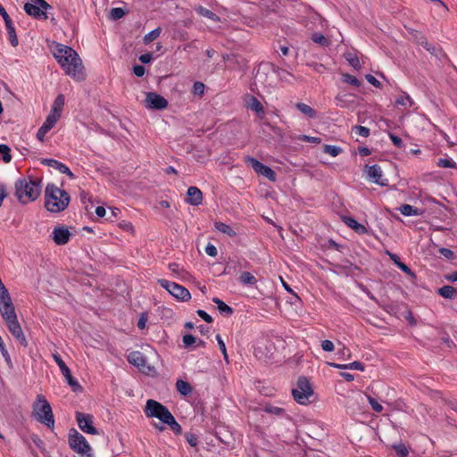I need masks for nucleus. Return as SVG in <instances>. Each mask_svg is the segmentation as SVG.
<instances>
[{
  "instance_id": "1",
  "label": "nucleus",
  "mask_w": 457,
  "mask_h": 457,
  "mask_svg": "<svg viewBox=\"0 0 457 457\" xmlns=\"http://www.w3.org/2000/svg\"><path fill=\"white\" fill-rule=\"evenodd\" d=\"M41 190L42 181L40 179L23 177L15 182V195L22 204L37 200L41 194Z\"/></svg>"
},
{
  "instance_id": "2",
  "label": "nucleus",
  "mask_w": 457,
  "mask_h": 457,
  "mask_svg": "<svg viewBox=\"0 0 457 457\" xmlns=\"http://www.w3.org/2000/svg\"><path fill=\"white\" fill-rule=\"evenodd\" d=\"M71 196L69 193L59 188L54 184H47L45 189V207L52 213H58L69 206Z\"/></svg>"
},
{
  "instance_id": "3",
  "label": "nucleus",
  "mask_w": 457,
  "mask_h": 457,
  "mask_svg": "<svg viewBox=\"0 0 457 457\" xmlns=\"http://www.w3.org/2000/svg\"><path fill=\"white\" fill-rule=\"evenodd\" d=\"M33 414L38 422L46 425L47 428H54V418L52 407L44 395H38L37 396L33 403Z\"/></svg>"
},
{
  "instance_id": "4",
  "label": "nucleus",
  "mask_w": 457,
  "mask_h": 457,
  "mask_svg": "<svg viewBox=\"0 0 457 457\" xmlns=\"http://www.w3.org/2000/svg\"><path fill=\"white\" fill-rule=\"evenodd\" d=\"M64 73L76 81H84L87 78V70L82 59H57Z\"/></svg>"
},
{
  "instance_id": "5",
  "label": "nucleus",
  "mask_w": 457,
  "mask_h": 457,
  "mask_svg": "<svg viewBox=\"0 0 457 457\" xmlns=\"http://www.w3.org/2000/svg\"><path fill=\"white\" fill-rule=\"evenodd\" d=\"M68 441L70 447L74 452L86 457H94L88 442L86 440L85 436L75 428L70 430Z\"/></svg>"
},
{
  "instance_id": "6",
  "label": "nucleus",
  "mask_w": 457,
  "mask_h": 457,
  "mask_svg": "<svg viewBox=\"0 0 457 457\" xmlns=\"http://www.w3.org/2000/svg\"><path fill=\"white\" fill-rule=\"evenodd\" d=\"M145 412L147 417L157 418L165 424L173 417L166 406L153 399L147 400Z\"/></svg>"
},
{
  "instance_id": "7",
  "label": "nucleus",
  "mask_w": 457,
  "mask_h": 457,
  "mask_svg": "<svg viewBox=\"0 0 457 457\" xmlns=\"http://www.w3.org/2000/svg\"><path fill=\"white\" fill-rule=\"evenodd\" d=\"M313 395V390L309 380L305 377H300L296 387L292 389V395L295 401L300 404H306L309 398Z\"/></svg>"
},
{
  "instance_id": "8",
  "label": "nucleus",
  "mask_w": 457,
  "mask_h": 457,
  "mask_svg": "<svg viewBox=\"0 0 457 457\" xmlns=\"http://www.w3.org/2000/svg\"><path fill=\"white\" fill-rule=\"evenodd\" d=\"M157 283L162 288L166 289L178 301L187 302L191 299L190 292L184 286L164 278L158 279Z\"/></svg>"
},
{
  "instance_id": "9",
  "label": "nucleus",
  "mask_w": 457,
  "mask_h": 457,
  "mask_svg": "<svg viewBox=\"0 0 457 457\" xmlns=\"http://www.w3.org/2000/svg\"><path fill=\"white\" fill-rule=\"evenodd\" d=\"M4 320L10 333L13 336V337L24 347L28 346V341L26 337L21 329V327L18 321L17 314L13 313L9 316L4 317Z\"/></svg>"
},
{
  "instance_id": "10",
  "label": "nucleus",
  "mask_w": 457,
  "mask_h": 457,
  "mask_svg": "<svg viewBox=\"0 0 457 457\" xmlns=\"http://www.w3.org/2000/svg\"><path fill=\"white\" fill-rule=\"evenodd\" d=\"M53 358L55 363L58 365L62 374L65 377L68 384L71 387L73 392L82 391V386L79 384V382L72 377L71 372L69 367L65 364L60 354L54 353Z\"/></svg>"
},
{
  "instance_id": "11",
  "label": "nucleus",
  "mask_w": 457,
  "mask_h": 457,
  "mask_svg": "<svg viewBox=\"0 0 457 457\" xmlns=\"http://www.w3.org/2000/svg\"><path fill=\"white\" fill-rule=\"evenodd\" d=\"M47 46L53 57H79L72 47L66 45L47 40Z\"/></svg>"
},
{
  "instance_id": "12",
  "label": "nucleus",
  "mask_w": 457,
  "mask_h": 457,
  "mask_svg": "<svg viewBox=\"0 0 457 457\" xmlns=\"http://www.w3.org/2000/svg\"><path fill=\"white\" fill-rule=\"evenodd\" d=\"M0 313L2 318L16 313L15 306L5 286L0 287Z\"/></svg>"
},
{
  "instance_id": "13",
  "label": "nucleus",
  "mask_w": 457,
  "mask_h": 457,
  "mask_svg": "<svg viewBox=\"0 0 457 457\" xmlns=\"http://www.w3.org/2000/svg\"><path fill=\"white\" fill-rule=\"evenodd\" d=\"M245 162L252 166V168L253 169V170L256 173L262 174V176H264L265 178H267L270 181H275L276 180V173L269 166L263 164L262 162H261L257 159H255L253 157H250V156H247L245 158Z\"/></svg>"
},
{
  "instance_id": "14",
  "label": "nucleus",
  "mask_w": 457,
  "mask_h": 457,
  "mask_svg": "<svg viewBox=\"0 0 457 457\" xmlns=\"http://www.w3.org/2000/svg\"><path fill=\"white\" fill-rule=\"evenodd\" d=\"M76 420L79 428L85 433L98 435V430L93 426V416L79 411L76 412Z\"/></svg>"
},
{
  "instance_id": "15",
  "label": "nucleus",
  "mask_w": 457,
  "mask_h": 457,
  "mask_svg": "<svg viewBox=\"0 0 457 457\" xmlns=\"http://www.w3.org/2000/svg\"><path fill=\"white\" fill-rule=\"evenodd\" d=\"M332 266L331 271L337 275L352 276L356 270H360V268L349 260H345L341 263H332Z\"/></svg>"
},
{
  "instance_id": "16",
  "label": "nucleus",
  "mask_w": 457,
  "mask_h": 457,
  "mask_svg": "<svg viewBox=\"0 0 457 457\" xmlns=\"http://www.w3.org/2000/svg\"><path fill=\"white\" fill-rule=\"evenodd\" d=\"M365 168L370 181L378 184L381 187L387 186L388 181L386 179H383L382 170L379 165H366Z\"/></svg>"
},
{
  "instance_id": "17",
  "label": "nucleus",
  "mask_w": 457,
  "mask_h": 457,
  "mask_svg": "<svg viewBox=\"0 0 457 457\" xmlns=\"http://www.w3.org/2000/svg\"><path fill=\"white\" fill-rule=\"evenodd\" d=\"M146 107L154 110H162L168 106V101L161 95L149 92L145 98Z\"/></svg>"
},
{
  "instance_id": "18",
  "label": "nucleus",
  "mask_w": 457,
  "mask_h": 457,
  "mask_svg": "<svg viewBox=\"0 0 457 457\" xmlns=\"http://www.w3.org/2000/svg\"><path fill=\"white\" fill-rule=\"evenodd\" d=\"M23 9L29 16L32 17L33 19L39 20V21H45L48 19V12H43V10L40 8L39 5L36 4L35 3H25Z\"/></svg>"
},
{
  "instance_id": "19",
  "label": "nucleus",
  "mask_w": 457,
  "mask_h": 457,
  "mask_svg": "<svg viewBox=\"0 0 457 457\" xmlns=\"http://www.w3.org/2000/svg\"><path fill=\"white\" fill-rule=\"evenodd\" d=\"M71 236L69 229L64 226H56L53 230V240L57 245H66Z\"/></svg>"
},
{
  "instance_id": "20",
  "label": "nucleus",
  "mask_w": 457,
  "mask_h": 457,
  "mask_svg": "<svg viewBox=\"0 0 457 457\" xmlns=\"http://www.w3.org/2000/svg\"><path fill=\"white\" fill-rule=\"evenodd\" d=\"M40 163L43 165H46L48 167L54 168L57 170H59L61 173L66 174L71 179L74 178V174L71 172L70 168L68 166H66L64 163H62L57 160L43 158V159H40Z\"/></svg>"
},
{
  "instance_id": "21",
  "label": "nucleus",
  "mask_w": 457,
  "mask_h": 457,
  "mask_svg": "<svg viewBox=\"0 0 457 457\" xmlns=\"http://www.w3.org/2000/svg\"><path fill=\"white\" fill-rule=\"evenodd\" d=\"M187 203L193 206H198L203 203V193L196 187H189L187 192Z\"/></svg>"
},
{
  "instance_id": "22",
  "label": "nucleus",
  "mask_w": 457,
  "mask_h": 457,
  "mask_svg": "<svg viewBox=\"0 0 457 457\" xmlns=\"http://www.w3.org/2000/svg\"><path fill=\"white\" fill-rule=\"evenodd\" d=\"M342 220L345 225L353 229L359 235H364L368 233L367 228L363 224L359 223L354 218L351 216H343Z\"/></svg>"
},
{
  "instance_id": "23",
  "label": "nucleus",
  "mask_w": 457,
  "mask_h": 457,
  "mask_svg": "<svg viewBox=\"0 0 457 457\" xmlns=\"http://www.w3.org/2000/svg\"><path fill=\"white\" fill-rule=\"evenodd\" d=\"M128 361L139 369L144 368L146 364L145 355L138 351L130 353L128 356Z\"/></svg>"
},
{
  "instance_id": "24",
  "label": "nucleus",
  "mask_w": 457,
  "mask_h": 457,
  "mask_svg": "<svg viewBox=\"0 0 457 457\" xmlns=\"http://www.w3.org/2000/svg\"><path fill=\"white\" fill-rule=\"evenodd\" d=\"M387 254L389 255L391 261L403 272L405 273L406 275L411 277V278H415L416 275L415 273L411 270L410 267H408L405 263H403L400 257L395 254V253H389L387 252Z\"/></svg>"
},
{
  "instance_id": "25",
  "label": "nucleus",
  "mask_w": 457,
  "mask_h": 457,
  "mask_svg": "<svg viewBox=\"0 0 457 457\" xmlns=\"http://www.w3.org/2000/svg\"><path fill=\"white\" fill-rule=\"evenodd\" d=\"M311 40L320 46V47L327 48L332 45V41L328 37L324 36L320 32H313L311 35Z\"/></svg>"
},
{
  "instance_id": "26",
  "label": "nucleus",
  "mask_w": 457,
  "mask_h": 457,
  "mask_svg": "<svg viewBox=\"0 0 457 457\" xmlns=\"http://www.w3.org/2000/svg\"><path fill=\"white\" fill-rule=\"evenodd\" d=\"M327 364L330 367L339 369V370H364V364L361 361H355L353 362L348 364H339L336 362H327Z\"/></svg>"
},
{
  "instance_id": "27",
  "label": "nucleus",
  "mask_w": 457,
  "mask_h": 457,
  "mask_svg": "<svg viewBox=\"0 0 457 457\" xmlns=\"http://www.w3.org/2000/svg\"><path fill=\"white\" fill-rule=\"evenodd\" d=\"M406 31L411 37V40L417 45L427 44V37L421 33V31L404 26Z\"/></svg>"
},
{
  "instance_id": "28",
  "label": "nucleus",
  "mask_w": 457,
  "mask_h": 457,
  "mask_svg": "<svg viewBox=\"0 0 457 457\" xmlns=\"http://www.w3.org/2000/svg\"><path fill=\"white\" fill-rule=\"evenodd\" d=\"M436 293L445 299H454L457 295V289L453 286H444L436 290Z\"/></svg>"
},
{
  "instance_id": "29",
  "label": "nucleus",
  "mask_w": 457,
  "mask_h": 457,
  "mask_svg": "<svg viewBox=\"0 0 457 457\" xmlns=\"http://www.w3.org/2000/svg\"><path fill=\"white\" fill-rule=\"evenodd\" d=\"M399 211L404 216H419L422 214L420 209L407 204L401 205Z\"/></svg>"
},
{
  "instance_id": "30",
  "label": "nucleus",
  "mask_w": 457,
  "mask_h": 457,
  "mask_svg": "<svg viewBox=\"0 0 457 457\" xmlns=\"http://www.w3.org/2000/svg\"><path fill=\"white\" fill-rule=\"evenodd\" d=\"M64 105V96L60 94L56 96L54 104L51 108L50 113H54L59 117L62 115V112Z\"/></svg>"
},
{
  "instance_id": "31",
  "label": "nucleus",
  "mask_w": 457,
  "mask_h": 457,
  "mask_svg": "<svg viewBox=\"0 0 457 457\" xmlns=\"http://www.w3.org/2000/svg\"><path fill=\"white\" fill-rule=\"evenodd\" d=\"M5 23V27H6V30H7V34H8V38H9V41L11 43V45L12 46H18V37H17V35H16V31H15V28H14V25L12 23V21L10 20Z\"/></svg>"
},
{
  "instance_id": "32",
  "label": "nucleus",
  "mask_w": 457,
  "mask_h": 457,
  "mask_svg": "<svg viewBox=\"0 0 457 457\" xmlns=\"http://www.w3.org/2000/svg\"><path fill=\"white\" fill-rule=\"evenodd\" d=\"M238 281L244 286H254L257 283L256 278L249 271H243L238 277Z\"/></svg>"
},
{
  "instance_id": "33",
  "label": "nucleus",
  "mask_w": 457,
  "mask_h": 457,
  "mask_svg": "<svg viewBox=\"0 0 457 457\" xmlns=\"http://www.w3.org/2000/svg\"><path fill=\"white\" fill-rule=\"evenodd\" d=\"M212 302L217 304V308L221 314L226 316H230L233 314L234 310L227 303H225L222 300L218 297H213Z\"/></svg>"
},
{
  "instance_id": "34",
  "label": "nucleus",
  "mask_w": 457,
  "mask_h": 457,
  "mask_svg": "<svg viewBox=\"0 0 457 457\" xmlns=\"http://www.w3.org/2000/svg\"><path fill=\"white\" fill-rule=\"evenodd\" d=\"M295 107L299 112L310 119H313L317 116V112L312 107L304 103H297Z\"/></svg>"
},
{
  "instance_id": "35",
  "label": "nucleus",
  "mask_w": 457,
  "mask_h": 457,
  "mask_svg": "<svg viewBox=\"0 0 457 457\" xmlns=\"http://www.w3.org/2000/svg\"><path fill=\"white\" fill-rule=\"evenodd\" d=\"M196 12L205 18H208L215 22L220 21V18L219 15H217L215 12H212L211 10L204 7V6H198L195 9Z\"/></svg>"
},
{
  "instance_id": "36",
  "label": "nucleus",
  "mask_w": 457,
  "mask_h": 457,
  "mask_svg": "<svg viewBox=\"0 0 457 457\" xmlns=\"http://www.w3.org/2000/svg\"><path fill=\"white\" fill-rule=\"evenodd\" d=\"M176 388L184 396L190 395L193 391L192 386L187 381L182 379L177 380Z\"/></svg>"
},
{
  "instance_id": "37",
  "label": "nucleus",
  "mask_w": 457,
  "mask_h": 457,
  "mask_svg": "<svg viewBox=\"0 0 457 457\" xmlns=\"http://www.w3.org/2000/svg\"><path fill=\"white\" fill-rule=\"evenodd\" d=\"M247 107L255 112L258 115L264 114V108L262 103L253 96H250Z\"/></svg>"
},
{
  "instance_id": "38",
  "label": "nucleus",
  "mask_w": 457,
  "mask_h": 457,
  "mask_svg": "<svg viewBox=\"0 0 457 457\" xmlns=\"http://www.w3.org/2000/svg\"><path fill=\"white\" fill-rule=\"evenodd\" d=\"M214 227L218 231L226 234L230 237H234L237 235L236 231L229 225L221 221H216L214 223Z\"/></svg>"
},
{
  "instance_id": "39",
  "label": "nucleus",
  "mask_w": 457,
  "mask_h": 457,
  "mask_svg": "<svg viewBox=\"0 0 457 457\" xmlns=\"http://www.w3.org/2000/svg\"><path fill=\"white\" fill-rule=\"evenodd\" d=\"M59 119H60L59 116H57L54 113H49L47 115L45 122L41 126V128L44 129V130L48 132L54 127V125L56 124V122L58 121Z\"/></svg>"
},
{
  "instance_id": "40",
  "label": "nucleus",
  "mask_w": 457,
  "mask_h": 457,
  "mask_svg": "<svg viewBox=\"0 0 457 457\" xmlns=\"http://www.w3.org/2000/svg\"><path fill=\"white\" fill-rule=\"evenodd\" d=\"M128 13V11L120 7L112 8L108 13V19L112 21H119Z\"/></svg>"
},
{
  "instance_id": "41",
  "label": "nucleus",
  "mask_w": 457,
  "mask_h": 457,
  "mask_svg": "<svg viewBox=\"0 0 457 457\" xmlns=\"http://www.w3.org/2000/svg\"><path fill=\"white\" fill-rule=\"evenodd\" d=\"M341 80L342 82L352 85L354 87H360L361 86V80H359L355 76L351 75L349 73H342Z\"/></svg>"
},
{
  "instance_id": "42",
  "label": "nucleus",
  "mask_w": 457,
  "mask_h": 457,
  "mask_svg": "<svg viewBox=\"0 0 457 457\" xmlns=\"http://www.w3.org/2000/svg\"><path fill=\"white\" fill-rule=\"evenodd\" d=\"M323 152L333 157H336L343 152V149L337 145H324Z\"/></svg>"
},
{
  "instance_id": "43",
  "label": "nucleus",
  "mask_w": 457,
  "mask_h": 457,
  "mask_svg": "<svg viewBox=\"0 0 457 457\" xmlns=\"http://www.w3.org/2000/svg\"><path fill=\"white\" fill-rule=\"evenodd\" d=\"M0 154L5 163H9L12 161L11 148L7 145L0 144Z\"/></svg>"
},
{
  "instance_id": "44",
  "label": "nucleus",
  "mask_w": 457,
  "mask_h": 457,
  "mask_svg": "<svg viewBox=\"0 0 457 457\" xmlns=\"http://www.w3.org/2000/svg\"><path fill=\"white\" fill-rule=\"evenodd\" d=\"M161 32H162V29L160 27L153 29L152 31H150L149 33L145 35L144 43L145 44L151 43L152 41H154L160 36Z\"/></svg>"
},
{
  "instance_id": "45",
  "label": "nucleus",
  "mask_w": 457,
  "mask_h": 457,
  "mask_svg": "<svg viewBox=\"0 0 457 457\" xmlns=\"http://www.w3.org/2000/svg\"><path fill=\"white\" fill-rule=\"evenodd\" d=\"M393 449L395 451L398 457H407L409 454V451L404 444L399 443L393 445Z\"/></svg>"
},
{
  "instance_id": "46",
  "label": "nucleus",
  "mask_w": 457,
  "mask_h": 457,
  "mask_svg": "<svg viewBox=\"0 0 457 457\" xmlns=\"http://www.w3.org/2000/svg\"><path fill=\"white\" fill-rule=\"evenodd\" d=\"M412 104H413V102H412L411 98L406 93H403L402 96H400L395 100V104H397V105H403V106L409 105V106H411Z\"/></svg>"
},
{
  "instance_id": "47",
  "label": "nucleus",
  "mask_w": 457,
  "mask_h": 457,
  "mask_svg": "<svg viewBox=\"0 0 457 457\" xmlns=\"http://www.w3.org/2000/svg\"><path fill=\"white\" fill-rule=\"evenodd\" d=\"M437 166L441 168H457L456 162L451 158H440L437 161Z\"/></svg>"
},
{
  "instance_id": "48",
  "label": "nucleus",
  "mask_w": 457,
  "mask_h": 457,
  "mask_svg": "<svg viewBox=\"0 0 457 457\" xmlns=\"http://www.w3.org/2000/svg\"><path fill=\"white\" fill-rule=\"evenodd\" d=\"M0 352H1L2 355H3V357L4 358V361H6L7 365L10 368H12V362L10 354H9L8 351L6 350V348H5V345H4L1 337H0Z\"/></svg>"
},
{
  "instance_id": "49",
  "label": "nucleus",
  "mask_w": 457,
  "mask_h": 457,
  "mask_svg": "<svg viewBox=\"0 0 457 457\" xmlns=\"http://www.w3.org/2000/svg\"><path fill=\"white\" fill-rule=\"evenodd\" d=\"M170 428L176 434L179 435L182 432L181 426L177 422L174 416L170 419V420L166 423Z\"/></svg>"
},
{
  "instance_id": "50",
  "label": "nucleus",
  "mask_w": 457,
  "mask_h": 457,
  "mask_svg": "<svg viewBox=\"0 0 457 457\" xmlns=\"http://www.w3.org/2000/svg\"><path fill=\"white\" fill-rule=\"evenodd\" d=\"M204 84L200 81H196L193 85L192 93L196 96H203L204 92Z\"/></svg>"
},
{
  "instance_id": "51",
  "label": "nucleus",
  "mask_w": 457,
  "mask_h": 457,
  "mask_svg": "<svg viewBox=\"0 0 457 457\" xmlns=\"http://www.w3.org/2000/svg\"><path fill=\"white\" fill-rule=\"evenodd\" d=\"M353 131L361 137H368L370 136V129L363 126H354Z\"/></svg>"
},
{
  "instance_id": "52",
  "label": "nucleus",
  "mask_w": 457,
  "mask_h": 457,
  "mask_svg": "<svg viewBox=\"0 0 457 457\" xmlns=\"http://www.w3.org/2000/svg\"><path fill=\"white\" fill-rule=\"evenodd\" d=\"M438 252L441 255H443L447 260H453L456 257L455 253L449 248L440 247L438 249Z\"/></svg>"
},
{
  "instance_id": "53",
  "label": "nucleus",
  "mask_w": 457,
  "mask_h": 457,
  "mask_svg": "<svg viewBox=\"0 0 457 457\" xmlns=\"http://www.w3.org/2000/svg\"><path fill=\"white\" fill-rule=\"evenodd\" d=\"M368 401L374 411L381 412L383 411V406L375 398L368 396Z\"/></svg>"
},
{
  "instance_id": "54",
  "label": "nucleus",
  "mask_w": 457,
  "mask_h": 457,
  "mask_svg": "<svg viewBox=\"0 0 457 457\" xmlns=\"http://www.w3.org/2000/svg\"><path fill=\"white\" fill-rule=\"evenodd\" d=\"M185 438L187 442L193 447L196 446L198 444V437L196 435L191 432H187L185 434Z\"/></svg>"
},
{
  "instance_id": "55",
  "label": "nucleus",
  "mask_w": 457,
  "mask_h": 457,
  "mask_svg": "<svg viewBox=\"0 0 457 457\" xmlns=\"http://www.w3.org/2000/svg\"><path fill=\"white\" fill-rule=\"evenodd\" d=\"M428 52L432 56L438 57L439 54H442L443 50L439 45L431 44V46L428 48Z\"/></svg>"
},
{
  "instance_id": "56",
  "label": "nucleus",
  "mask_w": 457,
  "mask_h": 457,
  "mask_svg": "<svg viewBox=\"0 0 457 457\" xmlns=\"http://www.w3.org/2000/svg\"><path fill=\"white\" fill-rule=\"evenodd\" d=\"M428 52L432 56L438 57L439 54H442L443 50L439 45L431 44V46L428 48Z\"/></svg>"
},
{
  "instance_id": "57",
  "label": "nucleus",
  "mask_w": 457,
  "mask_h": 457,
  "mask_svg": "<svg viewBox=\"0 0 457 457\" xmlns=\"http://www.w3.org/2000/svg\"><path fill=\"white\" fill-rule=\"evenodd\" d=\"M195 342H196V338L191 334H187L183 337V344L186 348H188Z\"/></svg>"
},
{
  "instance_id": "58",
  "label": "nucleus",
  "mask_w": 457,
  "mask_h": 457,
  "mask_svg": "<svg viewBox=\"0 0 457 457\" xmlns=\"http://www.w3.org/2000/svg\"><path fill=\"white\" fill-rule=\"evenodd\" d=\"M321 348L325 352H333L335 349V345L332 341L326 339L321 341Z\"/></svg>"
},
{
  "instance_id": "59",
  "label": "nucleus",
  "mask_w": 457,
  "mask_h": 457,
  "mask_svg": "<svg viewBox=\"0 0 457 457\" xmlns=\"http://www.w3.org/2000/svg\"><path fill=\"white\" fill-rule=\"evenodd\" d=\"M389 137L392 140L394 145H395L398 148L403 147V141L402 140L401 137L392 133L389 134Z\"/></svg>"
},
{
  "instance_id": "60",
  "label": "nucleus",
  "mask_w": 457,
  "mask_h": 457,
  "mask_svg": "<svg viewBox=\"0 0 457 457\" xmlns=\"http://www.w3.org/2000/svg\"><path fill=\"white\" fill-rule=\"evenodd\" d=\"M365 79H367V81L371 84L372 86H374L375 87L377 88H380L381 87V83L380 81H378L373 75L371 74H367L365 76Z\"/></svg>"
},
{
  "instance_id": "61",
  "label": "nucleus",
  "mask_w": 457,
  "mask_h": 457,
  "mask_svg": "<svg viewBox=\"0 0 457 457\" xmlns=\"http://www.w3.org/2000/svg\"><path fill=\"white\" fill-rule=\"evenodd\" d=\"M300 139L303 142H307V143H315V144H320L321 142V139L320 137H310V136H307V135H302L300 137Z\"/></svg>"
},
{
  "instance_id": "62",
  "label": "nucleus",
  "mask_w": 457,
  "mask_h": 457,
  "mask_svg": "<svg viewBox=\"0 0 457 457\" xmlns=\"http://www.w3.org/2000/svg\"><path fill=\"white\" fill-rule=\"evenodd\" d=\"M197 315L202 318L204 321L207 323H212L213 321V319L211 315H209L204 310H197L196 311Z\"/></svg>"
},
{
  "instance_id": "63",
  "label": "nucleus",
  "mask_w": 457,
  "mask_h": 457,
  "mask_svg": "<svg viewBox=\"0 0 457 457\" xmlns=\"http://www.w3.org/2000/svg\"><path fill=\"white\" fill-rule=\"evenodd\" d=\"M205 253L212 257H215L218 254L216 246L210 243L205 247Z\"/></svg>"
},
{
  "instance_id": "64",
  "label": "nucleus",
  "mask_w": 457,
  "mask_h": 457,
  "mask_svg": "<svg viewBox=\"0 0 457 457\" xmlns=\"http://www.w3.org/2000/svg\"><path fill=\"white\" fill-rule=\"evenodd\" d=\"M133 72L137 77H143L145 72V69L143 65L137 64L133 67Z\"/></svg>"
}]
</instances>
